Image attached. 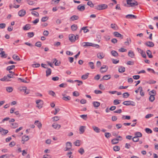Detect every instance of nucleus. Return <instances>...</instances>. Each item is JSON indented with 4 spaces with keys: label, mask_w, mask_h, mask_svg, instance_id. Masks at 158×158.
<instances>
[{
    "label": "nucleus",
    "mask_w": 158,
    "mask_h": 158,
    "mask_svg": "<svg viewBox=\"0 0 158 158\" xmlns=\"http://www.w3.org/2000/svg\"><path fill=\"white\" fill-rule=\"evenodd\" d=\"M127 3L129 6L133 7L138 5V2L135 0H127Z\"/></svg>",
    "instance_id": "f257e3e1"
},
{
    "label": "nucleus",
    "mask_w": 158,
    "mask_h": 158,
    "mask_svg": "<svg viewBox=\"0 0 158 158\" xmlns=\"http://www.w3.org/2000/svg\"><path fill=\"white\" fill-rule=\"evenodd\" d=\"M107 5L102 4L98 5L95 8L97 10H101L106 9L107 8Z\"/></svg>",
    "instance_id": "f03ea898"
},
{
    "label": "nucleus",
    "mask_w": 158,
    "mask_h": 158,
    "mask_svg": "<svg viewBox=\"0 0 158 158\" xmlns=\"http://www.w3.org/2000/svg\"><path fill=\"white\" fill-rule=\"evenodd\" d=\"M36 104L37 106L40 109L42 108V105L43 104V102L42 100H37L36 101Z\"/></svg>",
    "instance_id": "7ed1b4c3"
},
{
    "label": "nucleus",
    "mask_w": 158,
    "mask_h": 158,
    "mask_svg": "<svg viewBox=\"0 0 158 158\" xmlns=\"http://www.w3.org/2000/svg\"><path fill=\"white\" fill-rule=\"evenodd\" d=\"M81 46L85 48H86L89 46H94V44L91 43L84 42L82 43Z\"/></svg>",
    "instance_id": "20e7f679"
},
{
    "label": "nucleus",
    "mask_w": 158,
    "mask_h": 158,
    "mask_svg": "<svg viewBox=\"0 0 158 158\" xmlns=\"http://www.w3.org/2000/svg\"><path fill=\"white\" fill-rule=\"evenodd\" d=\"M123 104L126 106L132 105L134 106L135 105V103L133 101H127L124 102Z\"/></svg>",
    "instance_id": "39448f33"
},
{
    "label": "nucleus",
    "mask_w": 158,
    "mask_h": 158,
    "mask_svg": "<svg viewBox=\"0 0 158 158\" xmlns=\"http://www.w3.org/2000/svg\"><path fill=\"white\" fill-rule=\"evenodd\" d=\"M108 69V67L106 65H102L100 68V72L103 73L106 72Z\"/></svg>",
    "instance_id": "423d86ee"
},
{
    "label": "nucleus",
    "mask_w": 158,
    "mask_h": 158,
    "mask_svg": "<svg viewBox=\"0 0 158 158\" xmlns=\"http://www.w3.org/2000/svg\"><path fill=\"white\" fill-rule=\"evenodd\" d=\"M26 13V11L24 10L23 9L19 11L18 14L19 16L22 17L25 15Z\"/></svg>",
    "instance_id": "0eeeda50"
},
{
    "label": "nucleus",
    "mask_w": 158,
    "mask_h": 158,
    "mask_svg": "<svg viewBox=\"0 0 158 158\" xmlns=\"http://www.w3.org/2000/svg\"><path fill=\"white\" fill-rule=\"evenodd\" d=\"M0 132L2 135H5L8 133V131L0 127Z\"/></svg>",
    "instance_id": "6e6552de"
},
{
    "label": "nucleus",
    "mask_w": 158,
    "mask_h": 158,
    "mask_svg": "<svg viewBox=\"0 0 158 158\" xmlns=\"http://www.w3.org/2000/svg\"><path fill=\"white\" fill-rule=\"evenodd\" d=\"M144 44L146 46L149 47H153L154 45L153 43L151 41H147Z\"/></svg>",
    "instance_id": "1a4fd4ad"
},
{
    "label": "nucleus",
    "mask_w": 158,
    "mask_h": 158,
    "mask_svg": "<svg viewBox=\"0 0 158 158\" xmlns=\"http://www.w3.org/2000/svg\"><path fill=\"white\" fill-rule=\"evenodd\" d=\"M113 35L116 37H119L121 38V39H123V36L121 34L117 32H114L113 33Z\"/></svg>",
    "instance_id": "9d476101"
},
{
    "label": "nucleus",
    "mask_w": 158,
    "mask_h": 158,
    "mask_svg": "<svg viewBox=\"0 0 158 158\" xmlns=\"http://www.w3.org/2000/svg\"><path fill=\"white\" fill-rule=\"evenodd\" d=\"M0 80L3 81H11V80L9 79V77L8 76V74L6 76H4L3 78H1L0 79Z\"/></svg>",
    "instance_id": "9b49d317"
},
{
    "label": "nucleus",
    "mask_w": 158,
    "mask_h": 158,
    "mask_svg": "<svg viewBox=\"0 0 158 158\" xmlns=\"http://www.w3.org/2000/svg\"><path fill=\"white\" fill-rule=\"evenodd\" d=\"M75 35L73 34H71L69 35V39L72 42H75Z\"/></svg>",
    "instance_id": "f8f14e48"
},
{
    "label": "nucleus",
    "mask_w": 158,
    "mask_h": 158,
    "mask_svg": "<svg viewBox=\"0 0 158 158\" xmlns=\"http://www.w3.org/2000/svg\"><path fill=\"white\" fill-rule=\"evenodd\" d=\"M85 8L84 5L81 6V5H78L77 7V9L80 11H82L85 10Z\"/></svg>",
    "instance_id": "ddd939ff"
},
{
    "label": "nucleus",
    "mask_w": 158,
    "mask_h": 158,
    "mask_svg": "<svg viewBox=\"0 0 158 158\" xmlns=\"http://www.w3.org/2000/svg\"><path fill=\"white\" fill-rule=\"evenodd\" d=\"M111 75H106L103 76L102 78L101 79V81L102 80H108L111 78Z\"/></svg>",
    "instance_id": "4468645a"
},
{
    "label": "nucleus",
    "mask_w": 158,
    "mask_h": 158,
    "mask_svg": "<svg viewBox=\"0 0 158 158\" xmlns=\"http://www.w3.org/2000/svg\"><path fill=\"white\" fill-rule=\"evenodd\" d=\"M34 124L37 126L39 129L41 128L42 124L38 120H36Z\"/></svg>",
    "instance_id": "2eb2a0df"
},
{
    "label": "nucleus",
    "mask_w": 158,
    "mask_h": 158,
    "mask_svg": "<svg viewBox=\"0 0 158 158\" xmlns=\"http://www.w3.org/2000/svg\"><path fill=\"white\" fill-rule=\"evenodd\" d=\"M31 28V25L29 24H27L23 27V29L25 31H27L30 29Z\"/></svg>",
    "instance_id": "dca6fc26"
},
{
    "label": "nucleus",
    "mask_w": 158,
    "mask_h": 158,
    "mask_svg": "<svg viewBox=\"0 0 158 158\" xmlns=\"http://www.w3.org/2000/svg\"><path fill=\"white\" fill-rule=\"evenodd\" d=\"M137 16L135 15L129 14L126 16V18L127 19H136Z\"/></svg>",
    "instance_id": "f3484780"
},
{
    "label": "nucleus",
    "mask_w": 158,
    "mask_h": 158,
    "mask_svg": "<svg viewBox=\"0 0 158 158\" xmlns=\"http://www.w3.org/2000/svg\"><path fill=\"white\" fill-rule=\"evenodd\" d=\"M118 71L119 73H123L125 71V68L122 66H120L118 67Z\"/></svg>",
    "instance_id": "a211bd4d"
},
{
    "label": "nucleus",
    "mask_w": 158,
    "mask_h": 158,
    "mask_svg": "<svg viewBox=\"0 0 158 158\" xmlns=\"http://www.w3.org/2000/svg\"><path fill=\"white\" fill-rule=\"evenodd\" d=\"M85 126H81L80 127L79 129V130L80 131V134H81L84 133L85 131Z\"/></svg>",
    "instance_id": "6ab92c4d"
},
{
    "label": "nucleus",
    "mask_w": 158,
    "mask_h": 158,
    "mask_svg": "<svg viewBox=\"0 0 158 158\" xmlns=\"http://www.w3.org/2000/svg\"><path fill=\"white\" fill-rule=\"evenodd\" d=\"M0 56L1 58H6L7 56V54L5 53L4 51H2L0 53Z\"/></svg>",
    "instance_id": "aec40b11"
},
{
    "label": "nucleus",
    "mask_w": 158,
    "mask_h": 158,
    "mask_svg": "<svg viewBox=\"0 0 158 158\" xmlns=\"http://www.w3.org/2000/svg\"><path fill=\"white\" fill-rule=\"evenodd\" d=\"M93 104L94 107L97 108L100 106V103L98 102H93Z\"/></svg>",
    "instance_id": "412c9836"
},
{
    "label": "nucleus",
    "mask_w": 158,
    "mask_h": 158,
    "mask_svg": "<svg viewBox=\"0 0 158 158\" xmlns=\"http://www.w3.org/2000/svg\"><path fill=\"white\" fill-rule=\"evenodd\" d=\"M110 27L112 28L114 30H117L118 29V27L116 24H111Z\"/></svg>",
    "instance_id": "4be33fe9"
},
{
    "label": "nucleus",
    "mask_w": 158,
    "mask_h": 158,
    "mask_svg": "<svg viewBox=\"0 0 158 158\" xmlns=\"http://www.w3.org/2000/svg\"><path fill=\"white\" fill-rule=\"evenodd\" d=\"M52 126L55 129L58 128V129H59L61 127L60 125L56 123H53Z\"/></svg>",
    "instance_id": "5701e85b"
},
{
    "label": "nucleus",
    "mask_w": 158,
    "mask_h": 158,
    "mask_svg": "<svg viewBox=\"0 0 158 158\" xmlns=\"http://www.w3.org/2000/svg\"><path fill=\"white\" fill-rule=\"evenodd\" d=\"M111 53L112 55L114 57H117L118 56V53L115 51H112L111 52Z\"/></svg>",
    "instance_id": "b1692460"
},
{
    "label": "nucleus",
    "mask_w": 158,
    "mask_h": 158,
    "mask_svg": "<svg viewBox=\"0 0 158 158\" xmlns=\"http://www.w3.org/2000/svg\"><path fill=\"white\" fill-rule=\"evenodd\" d=\"M47 69L46 71V76L48 77L51 75L52 70L50 68H47Z\"/></svg>",
    "instance_id": "393cba45"
},
{
    "label": "nucleus",
    "mask_w": 158,
    "mask_h": 158,
    "mask_svg": "<svg viewBox=\"0 0 158 158\" xmlns=\"http://www.w3.org/2000/svg\"><path fill=\"white\" fill-rule=\"evenodd\" d=\"M29 139L28 136L24 135L22 137V141L24 142L27 141Z\"/></svg>",
    "instance_id": "a878e982"
},
{
    "label": "nucleus",
    "mask_w": 158,
    "mask_h": 158,
    "mask_svg": "<svg viewBox=\"0 0 158 158\" xmlns=\"http://www.w3.org/2000/svg\"><path fill=\"white\" fill-rule=\"evenodd\" d=\"M79 17L78 16L74 15L72 16L70 18V19H71L72 21L77 20L79 19Z\"/></svg>",
    "instance_id": "bb28decb"
},
{
    "label": "nucleus",
    "mask_w": 158,
    "mask_h": 158,
    "mask_svg": "<svg viewBox=\"0 0 158 158\" xmlns=\"http://www.w3.org/2000/svg\"><path fill=\"white\" fill-rule=\"evenodd\" d=\"M128 55L131 58H133L135 56V54L134 52L131 50H130L129 51Z\"/></svg>",
    "instance_id": "cd10ccee"
},
{
    "label": "nucleus",
    "mask_w": 158,
    "mask_h": 158,
    "mask_svg": "<svg viewBox=\"0 0 158 158\" xmlns=\"http://www.w3.org/2000/svg\"><path fill=\"white\" fill-rule=\"evenodd\" d=\"M97 56L98 58L100 59H102L104 57V56L102 53H98L97 55Z\"/></svg>",
    "instance_id": "c85d7f7f"
},
{
    "label": "nucleus",
    "mask_w": 158,
    "mask_h": 158,
    "mask_svg": "<svg viewBox=\"0 0 158 158\" xmlns=\"http://www.w3.org/2000/svg\"><path fill=\"white\" fill-rule=\"evenodd\" d=\"M118 138H114L112 139L111 142L113 144H115L118 143Z\"/></svg>",
    "instance_id": "c756f323"
},
{
    "label": "nucleus",
    "mask_w": 158,
    "mask_h": 158,
    "mask_svg": "<svg viewBox=\"0 0 158 158\" xmlns=\"http://www.w3.org/2000/svg\"><path fill=\"white\" fill-rule=\"evenodd\" d=\"M146 52L149 58H152L153 57V56L152 54V52L150 50H147Z\"/></svg>",
    "instance_id": "7c9ffc66"
},
{
    "label": "nucleus",
    "mask_w": 158,
    "mask_h": 158,
    "mask_svg": "<svg viewBox=\"0 0 158 158\" xmlns=\"http://www.w3.org/2000/svg\"><path fill=\"white\" fill-rule=\"evenodd\" d=\"M89 74V73H87L86 74L83 75L81 77V79L83 80L86 79L88 77Z\"/></svg>",
    "instance_id": "2f4dec72"
},
{
    "label": "nucleus",
    "mask_w": 158,
    "mask_h": 158,
    "mask_svg": "<svg viewBox=\"0 0 158 158\" xmlns=\"http://www.w3.org/2000/svg\"><path fill=\"white\" fill-rule=\"evenodd\" d=\"M12 58L15 60L19 61L20 60L19 57L15 55H14L13 56Z\"/></svg>",
    "instance_id": "473e14b6"
},
{
    "label": "nucleus",
    "mask_w": 158,
    "mask_h": 158,
    "mask_svg": "<svg viewBox=\"0 0 158 158\" xmlns=\"http://www.w3.org/2000/svg\"><path fill=\"white\" fill-rule=\"evenodd\" d=\"M71 98L69 96L63 97L62 99L65 101H68L70 100Z\"/></svg>",
    "instance_id": "72a5a7b5"
},
{
    "label": "nucleus",
    "mask_w": 158,
    "mask_h": 158,
    "mask_svg": "<svg viewBox=\"0 0 158 158\" xmlns=\"http://www.w3.org/2000/svg\"><path fill=\"white\" fill-rule=\"evenodd\" d=\"M150 96L149 98V100L151 102H153L155 99V95H150Z\"/></svg>",
    "instance_id": "f704fd0d"
},
{
    "label": "nucleus",
    "mask_w": 158,
    "mask_h": 158,
    "mask_svg": "<svg viewBox=\"0 0 158 158\" xmlns=\"http://www.w3.org/2000/svg\"><path fill=\"white\" fill-rule=\"evenodd\" d=\"M93 128L94 131L96 132L99 133L100 132V129L98 127L94 126L93 127Z\"/></svg>",
    "instance_id": "c9c22d12"
},
{
    "label": "nucleus",
    "mask_w": 158,
    "mask_h": 158,
    "mask_svg": "<svg viewBox=\"0 0 158 158\" xmlns=\"http://www.w3.org/2000/svg\"><path fill=\"white\" fill-rule=\"evenodd\" d=\"M127 41L124 42V44L126 45H129V44L131 42V40L130 38H127Z\"/></svg>",
    "instance_id": "e433bc0d"
},
{
    "label": "nucleus",
    "mask_w": 158,
    "mask_h": 158,
    "mask_svg": "<svg viewBox=\"0 0 158 158\" xmlns=\"http://www.w3.org/2000/svg\"><path fill=\"white\" fill-rule=\"evenodd\" d=\"M77 28V26L75 24H73L71 26V28L72 30L73 31H76Z\"/></svg>",
    "instance_id": "4c0bfd02"
},
{
    "label": "nucleus",
    "mask_w": 158,
    "mask_h": 158,
    "mask_svg": "<svg viewBox=\"0 0 158 158\" xmlns=\"http://www.w3.org/2000/svg\"><path fill=\"white\" fill-rule=\"evenodd\" d=\"M15 67V66L14 65H12L8 66L6 69L7 70H11L14 69Z\"/></svg>",
    "instance_id": "58836bf2"
},
{
    "label": "nucleus",
    "mask_w": 158,
    "mask_h": 158,
    "mask_svg": "<svg viewBox=\"0 0 158 158\" xmlns=\"http://www.w3.org/2000/svg\"><path fill=\"white\" fill-rule=\"evenodd\" d=\"M87 27H83L81 28V30L80 31V32H81L82 30H84V33H86L89 31V30L86 28Z\"/></svg>",
    "instance_id": "ea45409f"
},
{
    "label": "nucleus",
    "mask_w": 158,
    "mask_h": 158,
    "mask_svg": "<svg viewBox=\"0 0 158 158\" xmlns=\"http://www.w3.org/2000/svg\"><path fill=\"white\" fill-rule=\"evenodd\" d=\"M18 79L20 80L22 82L25 83H28L30 82V80L29 79H28L27 81H26L24 80V79H22L21 78H18Z\"/></svg>",
    "instance_id": "a19ab883"
},
{
    "label": "nucleus",
    "mask_w": 158,
    "mask_h": 158,
    "mask_svg": "<svg viewBox=\"0 0 158 158\" xmlns=\"http://www.w3.org/2000/svg\"><path fill=\"white\" fill-rule=\"evenodd\" d=\"M135 137H140L142 136V134L140 132H136L135 133Z\"/></svg>",
    "instance_id": "79ce46f5"
},
{
    "label": "nucleus",
    "mask_w": 158,
    "mask_h": 158,
    "mask_svg": "<svg viewBox=\"0 0 158 158\" xmlns=\"http://www.w3.org/2000/svg\"><path fill=\"white\" fill-rule=\"evenodd\" d=\"M12 127L13 128H15L18 126V124L17 123H11Z\"/></svg>",
    "instance_id": "37998d69"
},
{
    "label": "nucleus",
    "mask_w": 158,
    "mask_h": 158,
    "mask_svg": "<svg viewBox=\"0 0 158 158\" xmlns=\"http://www.w3.org/2000/svg\"><path fill=\"white\" fill-rule=\"evenodd\" d=\"M31 14L36 17H39V13L35 11H32L31 12Z\"/></svg>",
    "instance_id": "c03bdc74"
},
{
    "label": "nucleus",
    "mask_w": 158,
    "mask_h": 158,
    "mask_svg": "<svg viewBox=\"0 0 158 158\" xmlns=\"http://www.w3.org/2000/svg\"><path fill=\"white\" fill-rule=\"evenodd\" d=\"M78 152L81 154V155H82L84 153L85 151L84 149L81 148H80L78 150Z\"/></svg>",
    "instance_id": "a18cd8bd"
},
{
    "label": "nucleus",
    "mask_w": 158,
    "mask_h": 158,
    "mask_svg": "<svg viewBox=\"0 0 158 158\" xmlns=\"http://www.w3.org/2000/svg\"><path fill=\"white\" fill-rule=\"evenodd\" d=\"M121 100L115 99L113 103L114 105H117L120 103Z\"/></svg>",
    "instance_id": "49530a36"
},
{
    "label": "nucleus",
    "mask_w": 158,
    "mask_h": 158,
    "mask_svg": "<svg viewBox=\"0 0 158 158\" xmlns=\"http://www.w3.org/2000/svg\"><path fill=\"white\" fill-rule=\"evenodd\" d=\"M13 88L11 87H7L6 88V90L8 92H11L13 91Z\"/></svg>",
    "instance_id": "de8ad7c7"
},
{
    "label": "nucleus",
    "mask_w": 158,
    "mask_h": 158,
    "mask_svg": "<svg viewBox=\"0 0 158 158\" xmlns=\"http://www.w3.org/2000/svg\"><path fill=\"white\" fill-rule=\"evenodd\" d=\"M10 156L9 155L5 154L0 156V158H9Z\"/></svg>",
    "instance_id": "09e8293b"
},
{
    "label": "nucleus",
    "mask_w": 158,
    "mask_h": 158,
    "mask_svg": "<svg viewBox=\"0 0 158 158\" xmlns=\"http://www.w3.org/2000/svg\"><path fill=\"white\" fill-rule=\"evenodd\" d=\"M19 89L21 91L24 92H26V90H27V87L25 86L20 87Z\"/></svg>",
    "instance_id": "8fccbe9b"
},
{
    "label": "nucleus",
    "mask_w": 158,
    "mask_h": 158,
    "mask_svg": "<svg viewBox=\"0 0 158 158\" xmlns=\"http://www.w3.org/2000/svg\"><path fill=\"white\" fill-rule=\"evenodd\" d=\"M48 93L49 94L51 95L53 97H55L56 96L55 93L52 91H49L48 92Z\"/></svg>",
    "instance_id": "3c124183"
},
{
    "label": "nucleus",
    "mask_w": 158,
    "mask_h": 158,
    "mask_svg": "<svg viewBox=\"0 0 158 158\" xmlns=\"http://www.w3.org/2000/svg\"><path fill=\"white\" fill-rule=\"evenodd\" d=\"M67 84L66 83H61L59 85L60 87L65 88L67 86Z\"/></svg>",
    "instance_id": "603ef678"
},
{
    "label": "nucleus",
    "mask_w": 158,
    "mask_h": 158,
    "mask_svg": "<svg viewBox=\"0 0 158 158\" xmlns=\"http://www.w3.org/2000/svg\"><path fill=\"white\" fill-rule=\"evenodd\" d=\"M28 36L29 38H31L33 37L34 34L33 32H29L27 33Z\"/></svg>",
    "instance_id": "864d4df0"
},
{
    "label": "nucleus",
    "mask_w": 158,
    "mask_h": 158,
    "mask_svg": "<svg viewBox=\"0 0 158 158\" xmlns=\"http://www.w3.org/2000/svg\"><path fill=\"white\" fill-rule=\"evenodd\" d=\"M74 144L77 146H80V141L77 140L75 142H74Z\"/></svg>",
    "instance_id": "5fc2aeb1"
},
{
    "label": "nucleus",
    "mask_w": 158,
    "mask_h": 158,
    "mask_svg": "<svg viewBox=\"0 0 158 158\" xmlns=\"http://www.w3.org/2000/svg\"><path fill=\"white\" fill-rule=\"evenodd\" d=\"M87 4L89 6L91 7H93L94 6V5L93 3L91 1H89L87 3Z\"/></svg>",
    "instance_id": "6e6d98bb"
},
{
    "label": "nucleus",
    "mask_w": 158,
    "mask_h": 158,
    "mask_svg": "<svg viewBox=\"0 0 158 158\" xmlns=\"http://www.w3.org/2000/svg\"><path fill=\"white\" fill-rule=\"evenodd\" d=\"M80 117L85 120H86L87 118V114L81 115H80Z\"/></svg>",
    "instance_id": "4d7b16f0"
},
{
    "label": "nucleus",
    "mask_w": 158,
    "mask_h": 158,
    "mask_svg": "<svg viewBox=\"0 0 158 158\" xmlns=\"http://www.w3.org/2000/svg\"><path fill=\"white\" fill-rule=\"evenodd\" d=\"M123 97L124 98H127L129 96L130 94H129L128 93L126 92V93H124L123 94Z\"/></svg>",
    "instance_id": "13d9d810"
},
{
    "label": "nucleus",
    "mask_w": 158,
    "mask_h": 158,
    "mask_svg": "<svg viewBox=\"0 0 158 158\" xmlns=\"http://www.w3.org/2000/svg\"><path fill=\"white\" fill-rule=\"evenodd\" d=\"M35 45L38 47H40L41 46V43L40 41H38L35 43Z\"/></svg>",
    "instance_id": "bf43d9fd"
},
{
    "label": "nucleus",
    "mask_w": 158,
    "mask_h": 158,
    "mask_svg": "<svg viewBox=\"0 0 158 158\" xmlns=\"http://www.w3.org/2000/svg\"><path fill=\"white\" fill-rule=\"evenodd\" d=\"M91 69H94V63L93 62H90L88 63Z\"/></svg>",
    "instance_id": "052dcab7"
},
{
    "label": "nucleus",
    "mask_w": 158,
    "mask_h": 158,
    "mask_svg": "<svg viewBox=\"0 0 158 158\" xmlns=\"http://www.w3.org/2000/svg\"><path fill=\"white\" fill-rule=\"evenodd\" d=\"M113 150L115 152L119 151L120 150V147L118 146H114L113 148Z\"/></svg>",
    "instance_id": "680f3d73"
},
{
    "label": "nucleus",
    "mask_w": 158,
    "mask_h": 158,
    "mask_svg": "<svg viewBox=\"0 0 158 158\" xmlns=\"http://www.w3.org/2000/svg\"><path fill=\"white\" fill-rule=\"evenodd\" d=\"M26 1L30 5H32L34 4L33 1L30 0H26Z\"/></svg>",
    "instance_id": "e2e57ef3"
},
{
    "label": "nucleus",
    "mask_w": 158,
    "mask_h": 158,
    "mask_svg": "<svg viewBox=\"0 0 158 158\" xmlns=\"http://www.w3.org/2000/svg\"><path fill=\"white\" fill-rule=\"evenodd\" d=\"M48 19V17L47 16L44 17L42 18L41 21L42 22H44L46 21Z\"/></svg>",
    "instance_id": "0e129e2a"
},
{
    "label": "nucleus",
    "mask_w": 158,
    "mask_h": 158,
    "mask_svg": "<svg viewBox=\"0 0 158 158\" xmlns=\"http://www.w3.org/2000/svg\"><path fill=\"white\" fill-rule=\"evenodd\" d=\"M145 130L146 132L147 133H148V134L151 133L152 132V130L151 129H150L149 128H146L145 129Z\"/></svg>",
    "instance_id": "69168bd1"
},
{
    "label": "nucleus",
    "mask_w": 158,
    "mask_h": 158,
    "mask_svg": "<svg viewBox=\"0 0 158 158\" xmlns=\"http://www.w3.org/2000/svg\"><path fill=\"white\" fill-rule=\"evenodd\" d=\"M105 136L107 138H109L111 136V134L109 132H106L105 133Z\"/></svg>",
    "instance_id": "338daca9"
},
{
    "label": "nucleus",
    "mask_w": 158,
    "mask_h": 158,
    "mask_svg": "<svg viewBox=\"0 0 158 158\" xmlns=\"http://www.w3.org/2000/svg\"><path fill=\"white\" fill-rule=\"evenodd\" d=\"M111 60L113 63L114 64H117L119 62V60H116L114 59H112Z\"/></svg>",
    "instance_id": "774afa93"
}]
</instances>
